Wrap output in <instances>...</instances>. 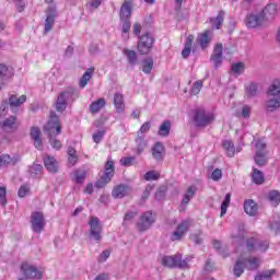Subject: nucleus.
Segmentation results:
<instances>
[{
  "label": "nucleus",
  "instance_id": "10",
  "mask_svg": "<svg viewBox=\"0 0 280 280\" xmlns=\"http://www.w3.org/2000/svg\"><path fill=\"white\" fill-rule=\"evenodd\" d=\"M152 45H154V37L150 33H145L140 37L138 43V51L139 54H150L152 49Z\"/></svg>",
  "mask_w": 280,
  "mask_h": 280
},
{
  "label": "nucleus",
  "instance_id": "13",
  "mask_svg": "<svg viewBox=\"0 0 280 280\" xmlns=\"http://www.w3.org/2000/svg\"><path fill=\"white\" fill-rule=\"evenodd\" d=\"M155 217L152 214L151 211H147L144 212L137 224V228L139 229V231H148V229H150L152 226V224L155 222Z\"/></svg>",
  "mask_w": 280,
  "mask_h": 280
},
{
  "label": "nucleus",
  "instance_id": "33",
  "mask_svg": "<svg viewBox=\"0 0 280 280\" xmlns=\"http://www.w3.org/2000/svg\"><path fill=\"white\" fill-rule=\"evenodd\" d=\"M95 69L93 68H89L84 74L81 77L80 81H79V85L81 89H84L89 82L91 81V78H93V73H94Z\"/></svg>",
  "mask_w": 280,
  "mask_h": 280
},
{
  "label": "nucleus",
  "instance_id": "24",
  "mask_svg": "<svg viewBox=\"0 0 280 280\" xmlns=\"http://www.w3.org/2000/svg\"><path fill=\"white\" fill-rule=\"evenodd\" d=\"M275 14H277V4L273 3L268 4L260 13L262 21H270L275 19Z\"/></svg>",
  "mask_w": 280,
  "mask_h": 280
},
{
  "label": "nucleus",
  "instance_id": "18",
  "mask_svg": "<svg viewBox=\"0 0 280 280\" xmlns=\"http://www.w3.org/2000/svg\"><path fill=\"white\" fill-rule=\"evenodd\" d=\"M1 128L4 132H14L19 128V121L14 116H10L1 122Z\"/></svg>",
  "mask_w": 280,
  "mask_h": 280
},
{
  "label": "nucleus",
  "instance_id": "40",
  "mask_svg": "<svg viewBox=\"0 0 280 280\" xmlns=\"http://www.w3.org/2000/svg\"><path fill=\"white\" fill-rule=\"evenodd\" d=\"M224 21V11H220L217 18L210 19V23L214 30H220Z\"/></svg>",
  "mask_w": 280,
  "mask_h": 280
},
{
  "label": "nucleus",
  "instance_id": "38",
  "mask_svg": "<svg viewBox=\"0 0 280 280\" xmlns=\"http://www.w3.org/2000/svg\"><path fill=\"white\" fill-rule=\"evenodd\" d=\"M194 44V35H189L186 39L185 47L182 51L183 58H189L191 54V45Z\"/></svg>",
  "mask_w": 280,
  "mask_h": 280
},
{
  "label": "nucleus",
  "instance_id": "62",
  "mask_svg": "<svg viewBox=\"0 0 280 280\" xmlns=\"http://www.w3.org/2000/svg\"><path fill=\"white\" fill-rule=\"evenodd\" d=\"M220 178H222V170L217 168L212 172L211 174V179L212 180H220Z\"/></svg>",
  "mask_w": 280,
  "mask_h": 280
},
{
  "label": "nucleus",
  "instance_id": "11",
  "mask_svg": "<svg viewBox=\"0 0 280 280\" xmlns=\"http://www.w3.org/2000/svg\"><path fill=\"white\" fill-rule=\"evenodd\" d=\"M268 242L252 237L247 241L246 250H248V253H266L268 250Z\"/></svg>",
  "mask_w": 280,
  "mask_h": 280
},
{
  "label": "nucleus",
  "instance_id": "51",
  "mask_svg": "<svg viewBox=\"0 0 280 280\" xmlns=\"http://www.w3.org/2000/svg\"><path fill=\"white\" fill-rule=\"evenodd\" d=\"M30 173L33 176V178H36V176H40V174H43V165H40V164H33L30 167Z\"/></svg>",
  "mask_w": 280,
  "mask_h": 280
},
{
  "label": "nucleus",
  "instance_id": "19",
  "mask_svg": "<svg viewBox=\"0 0 280 280\" xmlns=\"http://www.w3.org/2000/svg\"><path fill=\"white\" fill-rule=\"evenodd\" d=\"M213 37V33L211 31H205L199 34L197 37V43L201 47V49H207L209 47V43H211V38Z\"/></svg>",
  "mask_w": 280,
  "mask_h": 280
},
{
  "label": "nucleus",
  "instance_id": "63",
  "mask_svg": "<svg viewBox=\"0 0 280 280\" xmlns=\"http://www.w3.org/2000/svg\"><path fill=\"white\" fill-rule=\"evenodd\" d=\"M102 1H103V0H92V1L89 3L90 10H97V8H98L100 5H102Z\"/></svg>",
  "mask_w": 280,
  "mask_h": 280
},
{
  "label": "nucleus",
  "instance_id": "46",
  "mask_svg": "<svg viewBox=\"0 0 280 280\" xmlns=\"http://www.w3.org/2000/svg\"><path fill=\"white\" fill-rule=\"evenodd\" d=\"M230 205H231V194L228 192L221 203V218L226 215V211Z\"/></svg>",
  "mask_w": 280,
  "mask_h": 280
},
{
  "label": "nucleus",
  "instance_id": "44",
  "mask_svg": "<svg viewBox=\"0 0 280 280\" xmlns=\"http://www.w3.org/2000/svg\"><path fill=\"white\" fill-rule=\"evenodd\" d=\"M275 272H276L275 269H269V270L262 271L255 276V280H270V279H272V276L275 275Z\"/></svg>",
  "mask_w": 280,
  "mask_h": 280
},
{
  "label": "nucleus",
  "instance_id": "42",
  "mask_svg": "<svg viewBox=\"0 0 280 280\" xmlns=\"http://www.w3.org/2000/svg\"><path fill=\"white\" fill-rule=\"evenodd\" d=\"M122 23V27H121V36L124 38V40H128L129 35L130 34V27H131V23L130 20H120Z\"/></svg>",
  "mask_w": 280,
  "mask_h": 280
},
{
  "label": "nucleus",
  "instance_id": "36",
  "mask_svg": "<svg viewBox=\"0 0 280 280\" xmlns=\"http://www.w3.org/2000/svg\"><path fill=\"white\" fill-rule=\"evenodd\" d=\"M148 147V142H145V136H137L136 138V152L137 154H142L143 150Z\"/></svg>",
  "mask_w": 280,
  "mask_h": 280
},
{
  "label": "nucleus",
  "instance_id": "6",
  "mask_svg": "<svg viewBox=\"0 0 280 280\" xmlns=\"http://www.w3.org/2000/svg\"><path fill=\"white\" fill-rule=\"evenodd\" d=\"M25 102H27V96L25 95H21L20 97H18L16 95H11L9 97V103L8 101H3L1 103L0 106V110H1V117H5V112L8 110V108H16L19 106H21V104H25Z\"/></svg>",
  "mask_w": 280,
  "mask_h": 280
},
{
  "label": "nucleus",
  "instance_id": "26",
  "mask_svg": "<svg viewBox=\"0 0 280 280\" xmlns=\"http://www.w3.org/2000/svg\"><path fill=\"white\" fill-rule=\"evenodd\" d=\"M222 44H217L213 50V55L211 56L212 62H214L215 69L222 65Z\"/></svg>",
  "mask_w": 280,
  "mask_h": 280
},
{
  "label": "nucleus",
  "instance_id": "59",
  "mask_svg": "<svg viewBox=\"0 0 280 280\" xmlns=\"http://www.w3.org/2000/svg\"><path fill=\"white\" fill-rule=\"evenodd\" d=\"M133 162H135L133 156H127V158L120 159V164L124 165V167H130V165H132Z\"/></svg>",
  "mask_w": 280,
  "mask_h": 280
},
{
  "label": "nucleus",
  "instance_id": "47",
  "mask_svg": "<svg viewBox=\"0 0 280 280\" xmlns=\"http://www.w3.org/2000/svg\"><path fill=\"white\" fill-rule=\"evenodd\" d=\"M271 231H275L276 235L280 234V215L273 217V220L270 222Z\"/></svg>",
  "mask_w": 280,
  "mask_h": 280
},
{
  "label": "nucleus",
  "instance_id": "7",
  "mask_svg": "<svg viewBox=\"0 0 280 280\" xmlns=\"http://www.w3.org/2000/svg\"><path fill=\"white\" fill-rule=\"evenodd\" d=\"M45 215L43 212L35 211L31 214V226L34 233L40 234L43 233V229H45Z\"/></svg>",
  "mask_w": 280,
  "mask_h": 280
},
{
  "label": "nucleus",
  "instance_id": "54",
  "mask_svg": "<svg viewBox=\"0 0 280 280\" xmlns=\"http://www.w3.org/2000/svg\"><path fill=\"white\" fill-rule=\"evenodd\" d=\"M232 72H234L235 75H242V73H244V63L243 62L233 63Z\"/></svg>",
  "mask_w": 280,
  "mask_h": 280
},
{
  "label": "nucleus",
  "instance_id": "22",
  "mask_svg": "<svg viewBox=\"0 0 280 280\" xmlns=\"http://www.w3.org/2000/svg\"><path fill=\"white\" fill-rule=\"evenodd\" d=\"M14 77V71L12 68H8V66L0 63V82L5 84L8 80H12Z\"/></svg>",
  "mask_w": 280,
  "mask_h": 280
},
{
  "label": "nucleus",
  "instance_id": "3",
  "mask_svg": "<svg viewBox=\"0 0 280 280\" xmlns=\"http://www.w3.org/2000/svg\"><path fill=\"white\" fill-rule=\"evenodd\" d=\"M214 120L215 115L211 112H207L205 108L197 109L194 116V121L199 128H205V126L213 124Z\"/></svg>",
  "mask_w": 280,
  "mask_h": 280
},
{
  "label": "nucleus",
  "instance_id": "48",
  "mask_svg": "<svg viewBox=\"0 0 280 280\" xmlns=\"http://www.w3.org/2000/svg\"><path fill=\"white\" fill-rule=\"evenodd\" d=\"M245 93L247 97H255V95H257V83H249L246 85Z\"/></svg>",
  "mask_w": 280,
  "mask_h": 280
},
{
  "label": "nucleus",
  "instance_id": "23",
  "mask_svg": "<svg viewBox=\"0 0 280 280\" xmlns=\"http://www.w3.org/2000/svg\"><path fill=\"white\" fill-rule=\"evenodd\" d=\"M69 97H71V93L69 92H63L59 94L56 102V109L58 110V113H62V110L67 108V100H69Z\"/></svg>",
  "mask_w": 280,
  "mask_h": 280
},
{
  "label": "nucleus",
  "instance_id": "43",
  "mask_svg": "<svg viewBox=\"0 0 280 280\" xmlns=\"http://www.w3.org/2000/svg\"><path fill=\"white\" fill-rule=\"evenodd\" d=\"M194 196H196V186H190L184 195L182 205H189V201L191 200V198H194Z\"/></svg>",
  "mask_w": 280,
  "mask_h": 280
},
{
  "label": "nucleus",
  "instance_id": "52",
  "mask_svg": "<svg viewBox=\"0 0 280 280\" xmlns=\"http://www.w3.org/2000/svg\"><path fill=\"white\" fill-rule=\"evenodd\" d=\"M161 174L156 171H149L144 174V180H159Z\"/></svg>",
  "mask_w": 280,
  "mask_h": 280
},
{
  "label": "nucleus",
  "instance_id": "64",
  "mask_svg": "<svg viewBox=\"0 0 280 280\" xmlns=\"http://www.w3.org/2000/svg\"><path fill=\"white\" fill-rule=\"evenodd\" d=\"M156 200H163L165 198V188H159L155 192Z\"/></svg>",
  "mask_w": 280,
  "mask_h": 280
},
{
  "label": "nucleus",
  "instance_id": "27",
  "mask_svg": "<svg viewBox=\"0 0 280 280\" xmlns=\"http://www.w3.org/2000/svg\"><path fill=\"white\" fill-rule=\"evenodd\" d=\"M244 211L247 213V215H255L257 211H259V207L257 206V202L253 199L245 200L244 202Z\"/></svg>",
  "mask_w": 280,
  "mask_h": 280
},
{
  "label": "nucleus",
  "instance_id": "1",
  "mask_svg": "<svg viewBox=\"0 0 280 280\" xmlns=\"http://www.w3.org/2000/svg\"><path fill=\"white\" fill-rule=\"evenodd\" d=\"M44 130L48 135L51 148H54V150H60V148H62V142L56 139V137L57 135H60V130H62V127L60 126V119L55 114V112H50V118L45 125Z\"/></svg>",
  "mask_w": 280,
  "mask_h": 280
},
{
  "label": "nucleus",
  "instance_id": "15",
  "mask_svg": "<svg viewBox=\"0 0 280 280\" xmlns=\"http://www.w3.org/2000/svg\"><path fill=\"white\" fill-rule=\"evenodd\" d=\"M54 23H56V5H50L46 11V20L44 24L45 34H48V32H51V28L54 27Z\"/></svg>",
  "mask_w": 280,
  "mask_h": 280
},
{
  "label": "nucleus",
  "instance_id": "41",
  "mask_svg": "<svg viewBox=\"0 0 280 280\" xmlns=\"http://www.w3.org/2000/svg\"><path fill=\"white\" fill-rule=\"evenodd\" d=\"M128 194V187L124 185L116 186L112 192L114 198H124Z\"/></svg>",
  "mask_w": 280,
  "mask_h": 280
},
{
  "label": "nucleus",
  "instance_id": "61",
  "mask_svg": "<svg viewBox=\"0 0 280 280\" xmlns=\"http://www.w3.org/2000/svg\"><path fill=\"white\" fill-rule=\"evenodd\" d=\"M241 115L244 119H248V117H250V106L244 105Z\"/></svg>",
  "mask_w": 280,
  "mask_h": 280
},
{
  "label": "nucleus",
  "instance_id": "28",
  "mask_svg": "<svg viewBox=\"0 0 280 280\" xmlns=\"http://www.w3.org/2000/svg\"><path fill=\"white\" fill-rule=\"evenodd\" d=\"M44 164L46 170H48L50 173L56 174V172H58V161H56V158L47 155L44 159Z\"/></svg>",
  "mask_w": 280,
  "mask_h": 280
},
{
  "label": "nucleus",
  "instance_id": "25",
  "mask_svg": "<svg viewBox=\"0 0 280 280\" xmlns=\"http://www.w3.org/2000/svg\"><path fill=\"white\" fill-rule=\"evenodd\" d=\"M21 161V156L14 155L11 158L9 154L0 155V167H5V165H16Z\"/></svg>",
  "mask_w": 280,
  "mask_h": 280
},
{
  "label": "nucleus",
  "instance_id": "21",
  "mask_svg": "<svg viewBox=\"0 0 280 280\" xmlns=\"http://www.w3.org/2000/svg\"><path fill=\"white\" fill-rule=\"evenodd\" d=\"M241 255L244 256L245 268H247V270H257V268L261 266V259L257 257L246 258V252L242 253Z\"/></svg>",
  "mask_w": 280,
  "mask_h": 280
},
{
  "label": "nucleus",
  "instance_id": "5",
  "mask_svg": "<svg viewBox=\"0 0 280 280\" xmlns=\"http://www.w3.org/2000/svg\"><path fill=\"white\" fill-rule=\"evenodd\" d=\"M88 226L90 228L89 233L91 240H94V242H102V223H100V219L97 217H91Z\"/></svg>",
  "mask_w": 280,
  "mask_h": 280
},
{
  "label": "nucleus",
  "instance_id": "20",
  "mask_svg": "<svg viewBox=\"0 0 280 280\" xmlns=\"http://www.w3.org/2000/svg\"><path fill=\"white\" fill-rule=\"evenodd\" d=\"M31 139L36 148V150H43V138L40 137V128H31Z\"/></svg>",
  "mask_w": 280,
  "mask_h": 280
},
{
  "label": "nucleus",
  "instance_id": "39",
  "mask_svg": "<svg viewBox=\"0 0 280 280\" xmlns=\"http://www.w3.org/2000/svg\"><path fill=\"white\" fill-rule=\"evenodd\" d=\"M171 130H172V122H170V120H165L160 126L158 135H160V137H168Z\"/></svg>",
  "mask_w": 280,
  "mask_h": 280
},
{
  "label": "nucleus",
  "instance_id": "57",
  "mask_svg": "<svg viewBox=\"0 0 280 280\" xmlns=\"http://www.w3.org/2000/svg\"><path fill=\"white\" fill-rule=\"evenodd\" d=\"M201 90H202V81H197L192 84L190 92L192 95H198V93H200Z\"/></svg>",
  "mask_w": 280,
  "mask_h": 280
},
{
  "label": "nucleus",
  "instance_id": "58",
  "mask_svg": "<svg viewBox=\"0 0 280 280\" xmlns=\"http://www.w3.org/2000/svg\"><path fill=\"white\" fill-rule=\"evenodd\" d=\"M27 194H30V186L27 185H22L18 191V196L20 198H25V196H27Z\"/></svg>",
  "mask_w": 280,
  "mask_h": 280
},
{
  "label": "nucleus",
  "instance_id": "53",
  "mask_svg": "<svg viewBox=\"0 0 280 280\" xmlns=\"http://www.w3.org/2000/svg\"><path fill=\"white\" fill-rule=\"evenodd\" d=\"M150 128H152V124L150 121L144 122L138 131V137H145V133L150 132Z\"/></svg>",
  "mask_w": 280,
  "mask_h": 280
},
{
  "label": "nucleus",
  "instance_id": "14",
  "mask_svg": "<svg viewBox=\"0 0 280 280\" xmlns=\"http://www.w3.org/2000/svg\"><path fill=\"white\" fill-rule=\"evenodd\" d=\"M256 155L255 162L257 165H266V155L268 152L266 151V142L264 140H258L256 143Z\"/></svg>",
  "mask_w": 280,
  "mask_h": 280
},
{
  "label": "nucleus",
  "instance_id": "45",
  "mask_svg": "<svg viewBox=\"0 0 280 280\" xmlns=\"http://www.w3.org/2000/svg\"><path fill=\"white\" fill-rule=\"evenodd\" d=\"M252 178H253V182L256 184V185H262L264 180H265V177H264V173H261L259 170L257 168H254L253 171V174H252Z\"/></svg>",
  "mask_w": 280,
  "mask_h": 280
},
{
  "label": "nucleus",
  "instance_id": "34",
  "mask_svg": "<svg viewBox=\"0 0 280 280\" xmlns=\"http://www.w3.org/2000/svg\"><path fill=\"white\" fill-rule=\"evenodd\" d=\"M265 108H267V110H277V108H280V96H273L272 98L267 100Z\"/></svg>",
  "mask_w": 280,
  "mask_h": 280
},
{
  "label": "nucleus",
  "instance_id": "8",
  "mask_svg": "<svg viewBox=\"0 0 280 280\" xmlns=\"http://www.w3.org/2000/svg\"><path fill=\"white\" fill-rule=\"evenodd\" d=\"M21 272L26 279H43V270H38L35 266L28 262H23L21 266Z\"/></svg>",
  "mask_w": 280,
  "mask_h": 280
},
{
  "label": "nucleus",
  "instance_id": "16",
  "mask_svg": "<svg viewBox=\"0 0 280 280\" xmlns=\"http://www.w3.org/2000/svg\"><path fill=\"white\" fill-rule=\"evenodd\" d=\"M261 23H264V16L261 13H252L245 19V25L248 30H255L256 27H259Z\"/></svg>",
  "mask_w": 280,
  "mask_h": 280
},
{
  "label": "nucleus",
  "instance_id": "17",
  "mask_svg": "<svg viewBox=\"0 0 280 280\" xmlns=\"http://www.w3.org/2000/svg\"><path fill=\"white\" fill-rule=\"evenodd\" d=\"M132 0H125L120 7V21H129L130 16H132Z\"/></svg>",
  "mask_w": 280,
  "mask_h": 280
},
{
  "label": "nucleus",
  "instance_id": "30",
  "mask_svg": "<svg viewBox=\"0 0 280 280\" xmlns=\"http://www.w3.org/2000/svg\"><path fill=\"white\" fill-rule=\"evenodd\" d=\"M269 97H280V79H276L267 91Z\"/></svg>",
  "mask_w": 280,
  "mask_h": 280
},
{
  "label": "nucleus",
  "instance_id": "56",
  "mask_svg": "<svg viewBox=\"0 0 280 280\" xmlns=\"http://www.w3.org/2000/svg\"><path fill=\"white\" fill-rule=\"evenodd\" d=\"M105 135H106V130H98L95 133H93L92 139L94 143H100L102 139H104Z\"/></svg>",
  "mask_w": 280,
  "mask_h": 280
},
{
  "label": "nucleus",
  "instance_id": "49",
  "mask_svg": "<svg viewBox=\"0 0 280 280\" xmlns=\"http://www.w3.org/2000/svg\"><path fill=\"white\" fill-rule=\"evenodd\" d=\"M153 67H154V60H152V58H147L143 60V65H142L143 73H150Z\"/></svg>",
  "mask_w": 280,
  "mask_h": 280
},
{
  "label": "nucleus",
  "instance_id": "12",
  "mask_svg": "<svg viewBox=\"0 0 280 280\" xmlns=\"http://www.w3.org/2000/svg\"><path fill=\"white\" fill-rule=\"evenodd\" d=\"M222 147L225 150V154L230 158L235 156V152H242L244 148V138H241L238 145L235 148V144L231 140H223Z\"/></svg>",
  "mask_w": 280,
  "mask_h": 280
},
{
  "label": "nucleus",
  "instance_id": "4",
  "mask_svg": "<svg viewBox=\"0 0 280 280\" xmlns=\"http://www.w3.org/2000/svg\"><path fill=\"white\" fill-rule=\"evenodd\" d=\"M113 176H115V162H113V160H107L104 175L95 183V187L98 189L106 187V185L113 180Z\"/></svg>",
  "mask_w": 280,
  "mask_h": 280
},
{
  "label": "nucleus",
  "instance_id": "32",
  "mask_svg": "<svg viewBox=\"0 0 280 280\" xmlns=\"http://www.w3.org/2000/svg\"><path fill=\"white\" fill-rule=\"evenodd\" d=\"M246 268V265L244 262V255H241L238 259L236 260V264L234 266V275L235 277H242L244 275V269Z\"/></svg>",
  "mask_w": 280,
  "mask_h": 280
},
{
  "label": "nucleus",
  "instance_id": "29",
  "mask_svg": "<svg viewBox=\"0 0 280 280\" xmlns=\"http://www.w3.org/2000/svg\"><path fill=\"white\" fill-rule=\"evenodd\" d=\"M152 156L155 159V161H161L163 159V153L165 152V148L163 147V143L156 142L152 149Z\"/></svg>",
  "mask_w": 280,
  "mask_h": 280
},
{
  "label": "nucleus",
  "instance_id": "37",
  "mask_svg": "<svg viewBox=\"0 0 280 280\" xmlns=\"http://www.w3.org/2000/svg\"><path fill=\"white\" fill-rule=\"evenodd\" d=\"M267 199L272 205V207H278L280 202V192L279 190H270L267 195Z\"/></svg>",
  "mask_w": 280,
  "mask_h": 280
},
{
  "label": "nucleus",
  "instance_id": "60",
  "mask_svg": "<svg viewBox=\"0 0 280 280\" xmlns=\"http://www.w3.org/2000/svg\"><path fill=\"white\" fill-rule=\"evenodd\" d=\"M5 196H7L5 187L1 186L0 187V203L2 205V207H5V205L8 203Z\"/></svg>",
  "mask_w": 280,
  "mask_h": 280
},
{
  "label": "nucleus",
  "instance_id": "50",
  "mask_svg": "<svg viewBox=\"0 0 280 280\" xmlns=\"http://www.w3.org/2000/svg\"><path fill=\"white\" fill-rule=\"evenodd\" d=\"M125 56L127 57V60L129 65H136L137 63V52L135 50H124Z\"/></svg>",
  "mask_w": 280,
  "mask_h": 280
},
{
  "label": "nucleus",
  "instance_id": "31",
  "mask_svg": "<svg viewBox=\"0 0 280 280\" xmlns=\"http://www.w3.org/2000/svg\"><path fill=\"white\" fill-rule=\"evenodd\" d=\"M114 106L117 113H124L126 110V104L124 103V95L121 93L114 95Z\"/></svg>",
  "mask_w": 280,
  "mask_h": 280
},
{
  "label": "nucleus",
  "instance_id": "9",
  "mask_svg": "<svg viewBox=\"0 0 280 280\" xmlns=\"http://www.w3.org/2000/svg\"><path fill=\"white\" fill-rule=\"evenodd\" d=\"M189 226H191V221L184 220L182 221L176 230L171 234V241L172 242H180L182 238L187 235V231H189Z\"/></svg>",
  "mask_w": 280,
  "mask_h": 280
},
{
  "label": "nucleus",
  "instance_id": "35",
  "mask_svg": "<svg viewBox=\"0 0 280 280\" xmlns=\"http://www.w3.org/2000/svg\"><path fill=\"white\" fill-rule=\"evenodd\" d=\"M105 106H106V101L104 98H98L97 101H94L90 105V113H92V115H95L100 113V109L104 108Z\"/></svg>",
  "mask_w": 280,
  "mask_h": 280
},
{
  "label": "nucleus",
  "instance_id": "2",
  "mask_svg": "<svg viewBox=\"0 0 280 280\" xmlns=\"http://www.w3.org/2000/svg\"><path fill=\"white\" fill-rule=\"evenodd\" d=\"M191 259H194V256H186L183 259V254H175L173 256H162L160 258V264L164 266V268H179L180 270H187L189 264H191Z\"/></svg>",
  "mask_w": 280,
  "mask_h": 280
},
{
  "label": "nucleus",
  "instance_id": "55",
  "mask_svg": "<svg viewBox=\"0 0 280 280\" xmlns=\"http://www.w3.org/2000/svg\"><path fill=\"white\" fill-rule=\"evenodd\" d=\"M86 178V171H77L74 173V183L80 184Z\"/></svg>",
  "mask_w": 280,
  "mask_h": 280
}]
</instances>
